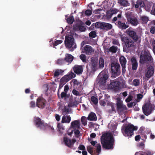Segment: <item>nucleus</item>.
Returning <instances> with one entry per match:
<instances>
[{
  "label": "nucleus",
  "instance_id": "f257e3e1",
  "mask_svg": "<svg viewBox=\"0 0 155 155\" xmlns=\"http://www.w3.org/2000/svg\"><path fill=\"white\" fill-rule=\"evenodd\" d=\"M114 139L110 133L103 134L101 138V143L103 147L106 149H112L113 148Z\"/></svg>",
  "mask_w": 155,
  "mask_h": 155
},
{
  "label": "nucleus",
  "instance_id": "f03ea898",
  "mask_svg": "<svg viewBox=\"0 0 155 155\" xmlns=\"http://www.w3.org/2000/svg\"><path fill=\"white\" fill-rule=\"evenodd\" d=\"M72 35H67L65 37V46L71 51H74L76 48V45Z\"/></svg>",
  "mask_w": 155,
  "mask_h": 155
},
{
  "label": "nucleus",
  "instance_id": "7ed1b4c3",
  "mask_svg": "<svg viewBox=\"0 0 155 155\" xmlns=\"http://www.w3.org/2000/svg\"><path fill=\"white\" fill-rule=\"evenodd\" d=\"M108 72L107 70L101 72L98 75L97 78L98 80V84L102 87L106 85V83L108 80Z\"/></svg>",
  "mask_w": 155,
  "mask_h": 155
},
{
  "label": "nucleus",
  "instance_id": "20e7f679",
  "mask_svg": "<svg viewBox=\"0 0 155 155\" xmlns=\"http://www.w3.org/2000/svg\"><path fill=\"white\" fill-rule=\"evenodd\" d=\"M137 129V127H122L121 130L125 136H131L133 135V131Z\"/></svg>",
  "mask_w": 155,
  "mask_h": 155
},
{
  "label": "nucleus",
  "instance_id": "39448f33",
  "mask_svg": "<svg viewBox=\"0 0 155 155\" xmlns=\"http://www.w3.org/2000/svg\"><path fill=\"white\" fill-rule=\"evenodd\" d=\"M142 109L144 114L146 116H148L153 110L154 105L151 104L150 101H149L142 107Z\"/></svg>",
  "mask_w": 155,
  "mask_h": 155
},
{
  "label": "nucleus",
  "instance_id": "423d86ee",
  "mask_svg": "<svg viewBox=\"0 0 155 155\" xmlns=\"http://www.w3.org/2000/svg\"><path fill=\"white\" fill-rule=\"evenodd\" d=\"M120 66L117 63H112L111 64V73L112 77L116 78L120 74Z\"/></svg>",
  "mask_w": 155,
  "mask_h": 155
},
{
  "label": "nucleus",
  "instance_id": "0eeeda50",
  "mask_svg": "<svg viewBox=\"0 0 155 155\" xmlns=\"http://www.w3.org/2000/svg\"><path fill=\"white\" fill-rule=\"evenodd\" d=\"M152 61V58L149 51H145L144 55L142 54L140 56V62L143 64L148 61L151 62Z\"/></svg>",
  "mask_w": 155,
  "mask_h": 155
},
{
  "label": "nucleus",
  "instance_id": "6e6552de",
  "mask_svg": "<svg viewBox=\"0 0 155 155\" xmlns=\"http://www.w3.org/2000/svg\"><path fill=\"white\" fill-rule=\"evenodd\" d=\"M98 57L95 55L91 58L90 66L93 71H96L98 68Z\"/></svg>",
  "mask_w": 155,
  "mask_h": 155
},
{
  "label": "nucleus",
  "instance_id": "1a4fd4ad",
  "mask_svg": "<svg viewBox=\"0 0 155 155\" xmlns=\"http://www.w3.org/2000/svg\"><path fill=\"white\" fill-rule=\"evenodd\" d=\"M76 75L73 73H70L69 74L64 75L61 79V83L62 84H65L71 79L74 78Z\"/></svg>",
  "mask_w": 155,
  "mask_h": 155
},
{
  "label": "nucleus",
  "instance_id": "9d476101",
  "mask_svg": "<svg viewBox=\"0 0 155 155\" xmlns=\"http://www.w3.org/2000/svg\"><path fill=\"white\" fill-rule=\"evenodd\" d=\"M154 71V68L153 66L150 65L147 67L145 75L147 80L153 75Z\"/></svg>",
  "mask_w": 155,
  "mask_h": 155
},
{
  "label": "nucleus",
  "instance_id": "9b49d317",
  "mask_svg": "<svg viewBox=\"0 0 155 155\" xmlns=\"http://www.w3.org/2000/svg\"><path fill=\"white\" fill-rule=\"evenodd\" d=\"M121 39L123 42L125 43L127 47H130L134 46V42L127 37H121Z\"/></svg>",
  "mask_w": 155,
  "mask_h": 155
},
{
  "label": "nucleus",
  "instance_id": "f8f14e48",
  "mask_svg": "<svg viewBox=\"0 0 155 155\" xmlns=\"http://www.w3.org/2000/svg\"><path fill=\"white\" fill-rule=\"evenodd\" d=\"M127 34L131 37L135 41H137L138 39L137 36L136 32L133 31L132 29L128 28L126 30Z\"/></svg>",
  "mask_w": 155,
  "mask_h": 155
},
{
  "label": "nucleus",
  "instance_id": "ddd939ff",
  "mask_svg": "<svg viewBox=\"0 0 155 155\" xmlns=\"http://www.w3.org/2000/svg\"><path fill=\"white\" fill-rule=\"evenodd\" d=\"M117 109L119 111H121L126 109L125 105H123L122 101L120 98H117Z\"/></svg>",
  "mask_w": 155,
  "mask_h": 155
},
{
  "label": "nucleus",
  "instance_id": "4468645a",
  "mask_svg": "<svg viewBox=\"0 0 155 155\" xmlns=\"http://www.w3.org/2000/svg\"><path fill=\"white\" fill-rule=\"evenodd\" d=\"M75 105L72 103H70L68 106H65L62 110L63 114H67L71 113V107H74Z\"/></svg>",
  "mask_w": 155,
  "mask_h": 155
},
{
  "label": "nucleus",
  "instance_id": "2eb2a0df",
  "mask_svg": "<svg viewBox=\"0 0 155 155\" xmlns=\"http://www.w3.org/2000/svg\"><path fill=\"white\" fill-rule=\"evenodd\" d=\"M45 100L42 97H39L37 101V106L39 108H43L45 107L46 105Z\"/></svg>",
  "mask_w": 155,
  "mask_h": 155
},
{
  "label": "nucleus",
  "instance_id": "dca6fc26",
  "mask_svg": "<svg viewBox=\"0 0 155 155\" xmlns=\"http://www.w3.org/2000/svg\"><path fill=\"white\" fill-rule=\"evenodd\" d=\"M73 29L75 31L83 32L85 30L86 28L83 25L82 22L80 21L79 22V24H77L73 26Z\"/></svg>",
  "mask_w": 155,
  "mask_h": 155
},
{
  "label": "nucleus",
  "instance_id": "f3484780",
  "mask_svg": "<svg viewBox=\"0 0 155 155\" xmlns=\"http://www.w3.org/2000/svg\"><path fill=\"white\" fill-rule=\"evenodd\" d=\"M119 83L117 79L116 81L111 83L108 86V88L116 91L119 89Z\"/></svg>",
  "mask_w": 155,
  "mask_h": 155
},
{
  "label": "nucleus",
  "instance_id": "a211bd4d",
  "mask_svg": "<svg viewBox=\"0 0 155 155\" xmlns=\"http://www.w3.org/2000/svg\"><path fill=\"white\" fill-rule=\"evenodd\" d=\"M84 51L86 54L90 55L94 52V50L90 46L87 45L84 46Z\"/></svg>",
  "mask_w": 155,
  "mask_h": 155
},
{
  "label": "nucleus",
  "instance_id": "6ab92c4d",
  "mask_svg": "<svg viewBox=\"0 0 155 155\" xmlns=\"http://www.w3.org/2000/svg\"><path fill=\"white\" fill-rule=\"evenodd\" d=\"M117 81L119 83V89L126 88L127 87L126 81L123 79L122 78H119L118 79Z\"/></svg>",
  "mask_w": 155,
  "mask_h": 155
},
{
  "label": "nucleus",
  "instance_id": "aec40b11",
  "mask_svg": "<svg viewBox=\"0 0 155 155\" xmlns=\"http://www.w3.org/2000/svg\"><path fill=\"white\" fill-rule=\"evenodd\" d=\"M74 72L77 74H81L82 73L83 69L81 65H75L73 68Z\"/></svg>",
  "mask_w": 155,
  "mask_h": 155
},
{
  "label": "nucleus",
  "instance_id": "412c9836",
  "mask_svg": "<svg viewBox=\"0 0 155 155\" xmlns=\"http://www.w3.org/2000/svg\"><path fill=\"white\" fill-rule=\"evenodd\" d=\"M34 122L35 124L38 126H43L45 125L44 123L43 120L38 117H35Z\"/></svg>",
  "mask_w": 155,
  "mask_h": 155
},
{
  "label": "nucleus",
  "instance_id": "4be33fe9",
  "mask_svg": "<svg viewBox=\"0 0 155 155\" xmlns=\"http://www.w3.org/2000/svg\"><path fill=\"white\" fill-rule=\"evenodd\" d=\"M50 45L51 46L54 47L55 46H57L59 44L62 42V40H58L54 41V39H52L50 41Z\"/></svg>",
  "mask_w": 155,
  "mask_h": 155
},
{
  "label": "nucleus",
  "instance_id": "5701e85b",
  "mask_svg": "<svg viewBox=\"0 0 155 155\" xmlns=\"http://www.w3.org/2000/svg\"><path fill=\"white\" fill-rule=\"evenodd\" d=\"M145 0H137L134 6L135 8H137L139 7H143L144 6Z\"/></svg>",
  "mask_w": 155,
  "mask_h": 155
},
{
  "label": "nucleus",
  "instance_id": "b1692460",
  "mask_svg": "<svg viewBox=\"0 0 155 155\" xmlns=\"http://www.w3.org/2000/svg\"><path fill=\"white\" fill-rule=\"evenodd\" d=\"M71 120V117L69 115H64L63 116L61 122L62 123H69Z\"/></svg>",
  "mask_w": 155,
  "mask_h": 155
},
{
  "label": "nucleus",
  "instance_id": "393cba45",
  "mask_svg": "<svg viewBox=\"0 0 155 155\" xmlns=\"http://www.w3.org/2000/svg\"><path fill=\"white\" fill-rule=\"evenodd\" d=\"M131 61L132 63L133 70H136L137 67V62L136 59L135 58H132L131 59Z\"/></svg>",
  "mask_w": 155,
  "mask_h": 155
},
{
  "label": "nucleus",
  "instance_id": "a878e982",
  "mask_svg": "<svg viewBox=\"0 0 155 155\" xmlns=\"http://www.w3.org/2000/svg\"><path fill=\"white\" fill-rule=\"evenodd\" d=\"M73 59V57L69 54H66L65 55V61L69 63H71Z\"/></svg>",
  "mask_w": 155,
  "mask_h": 155
},
{
  "label": "nucleus",
  "instance_id": "bb28decb",
  "mask_svg": "<svg viewBox=\"0 0 155 155\" xmlns=\"http://www.w3.org/2000/svg\"><path fill=\"white\" fill-rule=\"evenodd\" d=\"M88 119L89 120H96L97 118L95 114L93 112H91L87 117Z\"/></svg>",
  "mask_w": 155,
  "mask_h": 155
},
{
  "label": "nucleus",
  "instance_id": "cd10ccee",
  "mask_svg": "<svg viewBox=\"0 0 155 155\" xmlns=\"http://www.w3.org/2000/svg\"><path fill=\"white\" fill-rule=\"evenodd\" d=\"M64 140L65 145L69 147H71L72 146V142L71 140L68 138L64 137Z\"/></svg>",
  "mask_w": 155,
  "mask_h": 155
},
{
  "label": "nucleus",
  "instance_id": "c85d7f7f",
  "mask_svg": "<svg viewBox=\"0 0 155 155\" xmlns=\"http://www.w3.org/2000/svg\"><path fill=\"white\" fill-rule=\"evenodd\" d=\"M133 26H136L138 24V21L136 18H132L128 20Z\"/></svg>",
  "mask_w": 155,
  "mask_h": 155
},
{
  "label": "nucleus",
  "instance_id": "c756f323",
  "mask_svg": "<svg viewBox=\"0 0 155 155\" xmlns=\"http://www.w3.org/2000/svg\"><path fill=\"white\" fill-rule=\"evenodd\" d=\"M104 64V61L103 58L101 57L99 60L98 68H103Z\"/></svg>",
  "mask_w": 155,
  "mask_h": 155
},
{
  "label": "nucleus",
  "instance_id": "7c9ffc66",
  "mask_svg": "<svg viewBox=\"0 0 155 155\" xmlns=\"http://www.w3.org/2000/svg\"><path fill=\"white\" fill-rule=\"evenodd\" d=\"M64 71L61 69H56L53 71L54 76V77H57L59 75L61 74Z\"/></svg>",
  "mask_w": 155,
  "mask_h": 155
},
{
  "label": "nucleus",
  "instance_id": "2f4dec72",
  "mask_svg": "<svg viewBox=\"0 0 155 155\" xmlns=\"http://www.w3.org/2000/svg\"><path fill=\"white\" fill-rule=\"evenodd\" d=\"M104 22H97L95 24H93L92 25L93 26H95V27L96 28H99L103 29Z\"/></svg>",
  "mask_w": 155,
  "mask_h": 155
},
{
  "label": "nucleus",
  "instance_id": "473e14b6",
  "mask_svg": "<svg viewBox=\"0 0 155 155\" xmlns=\"http://www.w3.org/2000/svg\"><path fill=\"white\" fill-rule=\"evenodd\" d=\"M103 29L105 30H108L111 29L112 28V25L111 24L104 22Z\"/></svg>",
  "mask_w": 155,
  "mask_h": 155
},
{
  "label": "nucleus",
  "instance_id": "72a5a7b5",
  "mask_svg": "<svg viewBox=\"0 0 155 155\" xmlns=\"http://www.w3.org/2000/svg\"><path fill=\"white\" fill-rule=\"evenodd\" d=\"M118 26L119 28H122L123 29H125L128 27V25H126L125 23L121 22L120 21H118Z\"/></svg>",
  "mask_w": 155,
  "mask_h": 155
},
{
  "label": "nucleus",
  "instance_id": "f704fd0d",
  "mask_svg": "<svg viewBox=\"0 0 155 155\" xmlns=\"http://www.w3.org/2000/svg\"><path fill=\"white\" fill-rule=\"evenodd\" d=\"M118 2L121 5L124 6H129V5L128 2L125 0H118Z\"/></svg>",
  "mask_w": 155,
  "mask_h": 155
},
{
  "label": "nucleus",
  "instance_id": "c9c22d12",
  "mask_svg": "<svg viewBox=\"0 0 155 155\" xmlns=\"http://www.w3.org/2000/svg\"><path fill=\"white\" fill-rule=\"evenodd\" d=\"M120 61L121 66L125 65L127 61L126 58L123 56H121L120 58Z\"/></svg>",
  "mask_w": 155,
  "mask_h": 155
},
{
  "label": "nucleus",
  "instance_id": "e433bc0d",
  "mask_svg": "<svg viewBox=\"0 0 155 155\" xmlns=\"http://www.w3.org/2000/svg\"><path fill=\"white\" fill-rule=\"evenodd\" d=\"M140 20L143 23L146 24L149 21V18L145 15H143L141 16Z\"/></svg>",
  "mask_w": 155,
  "mask_h": 155
},
{
  "label": "nucleus",
  "instance_id": "4c0bfd02",
  "mask_svg": "<svg viewBox=\"0 0 155 155\" xmlns=\"http://www.w3.org/2000/svg\"><path fill=\"white\" fill-rule=\"evenodd\" d=\"M81 122L79 120H75L71 123V126H80Z\"/></svg>",
  "mask_w": 155,
  "mask_h": 155
},
{
  "label": "nucleus",
  "instance_id": "58836bf2",
  "mask_svg": "<svg viewBox=\"0 0 155 155\" xmlns=\"http://www.w3.org/2000/svg\"><path fill=\"white\" fill-rule=\"evenodd\" d=\"M93 147L90 146H88L87 147V150L88 152L91 155H96L95 152L93 151Z\"/></svg>",
  "mask_w": 155,
  "mask_h": 155
},
{
  "label": "nucleus",
  "instance_id": "ea45409f",
  "mask_svg": "<svg viewBox=\"0 0 155 155\" xmlns=\"http://www.w3.org/2000/svg\"><path fill=\"white\" fill-rule=\"evenodd\" d=\"M81 121L82 125L85 126L87 125V117L85 116H82L81 118Z\"/></svg>",
  "mask_w": 155,
  "mask_h": 155
},
{
  "label": "nucleus",
  "instance_id": "a19ab883",
  "mask_svg": "<svg viewBox=\"0 0 155 155\" xmlns=\"http://www.w3.org/2000/svg\"><path fill=\"white\" fill-rule=\"evenodd\" d=\"M96 147H97L96 150L95 152L96 155H99L101 152V146L100 143H98L96 145Z\"/></svg>",
  "mask_w": 155,
  "mask_h": 155
},
{
  "label": "nucleus",
  "instance_id": "79ce46f5",
  "mask_svg": "<svg viewBox=\"0 0 155 155\" xmlns=\"http://www.w3.org/2000/svg\"><path fill=\"white\" fill-rule=\"evenodd\" d=\"M91 102L94 104H96L98 103L97 99L94 96H92L91 97Z\"/></svg>",
  "mask_w": 155,
  "mask_h": 155
},
{
  "label": "nucleus",
  "instance_id": "37998d69",
  "mask_svg": "<svg viewBox=\"0 0 155 155\" xmlns=\"http://www.w3.org/2000/svg\"><path fill=\"white\" fill-rule=\"evenodd\" d=\"M133 85L135 86L139 85L140 83V80L138 79H135L133 81Z\"/></svg>",
  "mask_w": 155,
  "mask_h": 155
},
{
  "label": "nucleus",
  "instance_id": "c03bdc74",
  "mask_svg": "<svg viewBox=\"0 0 155 155\" xmlns=\"http://www.w3.org/2000/svg\"><path fill=\"white\" fill-rule=\"evenodd\" d=\"M67 22L69 24H72L74 21V18L73 16H72L66 19Z\"/></svg>",
  "mask_w": 155,
  "mask_h": 155
},
{
  "label": "nucleus",
  "instance_id": "a18cd8bd",
  "mask_svg": "<svg viewBox=\"0 0 155 155\" xmlns=\"http://www.w3.org/2000/svg\"><path fill=\"white\" fill-rule=\"evenodd\" d=\"M39 127V128L40 129H43L44 130L46 128H47L49 130L51 129V131L52 132H53L54 130V129L53 127Z\"/></svg>",
  "mask_w": 155,
  "mask_h": 155
},
{
  "label": "nucleus",
  "instance_id": "49530a36",
  "mask_svg": "<svg viewBox=\"0 0 155 155\" xmlns=\"http://www.w3.org/2000/svg\"><path fill=\"white\" fill-rule=\"evenodd\" d=\"M58 129L57 130L58 131L59 134H62L63 133L64 130V128L63 127H57Z\"/></svg>",
  "mask_w": 155,
  "mask_h": 155
},
{
  "label": "nucleus",
  "instance_id": "de8ad7c7",
  "mask_svg": "<svg viewBox=\"0 0 155 155\" xmlns=\"http://www.w3.org/2000/svg\"><path fill=\"white\" fill-rule=\"evenodd\" d=\"M65 61V59H64L63 58H59L58 59L57 61V63L59 64H64Z\"/></svg>",
  "mask_w": 155,
  "mask_h": 155
},
{
  "label": "nucleus",
  "instance_id": "09e8293b",
  "mask_svg": "<svg viewBox=\"0 0 155 155\" xmlns=\"http://www.w3.org/2000/svg\"><path fill=\"white\" fill-rule=\"evenodd\" d=\"M80 58L83 62H85L86 61V56L85 54H82L81 55Z\"/></svg>",
  "mask_w": 155,
  "mask_h": 155
},
{
  "label": "nucleus",
  "instance_id": "8fccbe9b",
  "mask_svg": "<svg viewBox=\"0 0 155 155\" xmlns=\"http://www.w3.org/2000/svg\"><path fill=\"white\" fill-rule=\"evenodd\" d=\"M117 48L115 46H112L110 48V51L113 52L115 53L117 50Z\"/></svg>",
  "mask_w": 155,
  "mask_h": 155
},
{
  "label": "nucleus",
  "instance_id": "3c124183",
  "mask_svg": "<svg viewBox=\"0 0 155 155\" xmlns=\"http://www.w3.org/2000/svg\"><path fill=\"white\" fill-rule=\"evenodd\" d=\"M89 36L93 38L95 37L96 36V33L94 31H92L89 34Z\"/></svg>",
  "mask_w": 155,
  "mask_h": 155
},
{
  "label": "nucleus",
  "instance_id": "603ef678",
  "mask_svg": "<svg viewBox=\"0 0 155 155\" xmlns=\"http://www.w3.org/2000/svg\"><path fill=\"white\" fill-rule=\"evenodd\" d=\"M117 127H110L109 128L111 130V132H112L114 135H115V134H114V133L115 134H117V132H114L116 129Z\"/></svg>",
  "mask_w": 155,
  "mask_h": 155
},
{
  "label": "nucleus",
  "instance_id": "864d4df0",
  "mask_svg": "<svg viewBox=\"0 0 155 155\" xmlns=\"http://www.w3.org/2000/svg\"><path fill=\"white\" fill-rule=\"evenodd\" d=\"M131 15V13L130 12H127L126 13V16L128 20L130 19Z\"/></svg>",
  "mask_w": 155,
  "mask_h": 155
},
{
  "label": "nucleus",
  "instance_id": "5fc2aeb1",
  "mask_svg": "<svg viewBox=\"0 0 155 155\" xmlns=\"http://www.w3.org/2000/svg\"><path fill=\"white\" fill-rule=\"evenodd\" d=\"M113 15L110 10L107 12V16L109 18H110Z\"/></svg>",
  "mask_w": 155,
  "mask_h": 155
},
{
  "label": "nucleus",
  "instance_id": "6e6d98bb",
  "mask_svg": "<svg viewBox=\"0 0 155 155\" xmlns=\"http://www.w3.org/2000/svg\"><path fill=\"white\" fill-rule=\"evenodd\" d=\"M142 95L140 94H138L137 95V101H140V100L143 97Z\"/></svg>",
  "mask_w": 155,
  "mask_h": 155
},
{
  "label": "nucleus",
  "instance_id": "4d7b16f0",
  "mask_svg": "<svg viewBox=\"0 0 155 155\" xmlns=\"http://www.w3.org/2000/svg\"><path fill=\"white\" fill-rule=\"evenodd\" d=\"M138 145L139 147L142 150L144 148V144L143 142L139 143Z\"/></svg>",
  "mask_w": 155,
  "mask_h": 155
},
{
  "label": "nucleus",
  "instance_id": "13d9d810",
  "mask_svg": "<svg viewBox=\"0 0 155 155\" xmlns=\"http://www.w3.org/2000/svg\"><path fill=\"white\" fill-rule=\"evenodd\" d=\"M92 14V11L90 10H87L85 12V14L87 16L91 15Z\"/></svg>",
  "mask_w": 155,
  "mask_h": 155
},
{
  "label": "nucleus",
  "instance_id": "bf43d9fd",
  "mask_svg": "<svg viewBox=\"0 0 155 155\" xmlns=\"http://www.w3.org/2000/svg\"><path fill=\"white\" fill-rule=\"evenodd\" d=\"M72 93L73 94L76 95V96H78L79 95V92L75 89H74L73 90Z\"/></svg>",
  "mask_w": 155,
  "mask_h": 155
},
{
  "label": "nucleus",
  "instance_id": "052dcab7",
  "mask_svg": "<svg viewBox=\"0 0 155 155\" xmlns=\"http://www.w3.org/2000/svg\"><path fill=\"white\" fill-rule=\"evenodd\" d=\"M78 149L81 150H84L85 149V147L84 145H81L79 147Z\"/></svg>",
  "mask_w": 155,
  "mask_h": 155
},
{
  "label": "nucleus",
  "instance_id": "680f3d73",
  "mask_svg": "<svg viewBox=\"0 0 155 155\" xmlns=\"http://www.w3.org/2000/svg\"><path fill=\"white\" fill-rule=\"evenodd\" d=\"M112 43L114 44L115 45H120L118 41L116 39L113 40Z\"/></svg>",
  "mask_w": 155,
  "mask_h": 155
},
{
  "label": "nucleus",
  "instance_id": "e2e57ef3",
  "mask_svg": "<svg viewBox=\"0 0 155 155\" xmlns=\"http://www.w3.org/2000/svg\"><path fill=\"white\" fill-rule=\"evenodd\" d=\"M132 97L131 96H129L125 100V101L126 102H128L130 101L132 99Z\"/></svg>",
  "mask_w": 155,
  "mask_h": 155
},
{
  "label": "nucleus",
  "instance_id": "0e129e2a",
  "mask_svg": "<svg viewBox=\"0 0 155 155\" xmlns=\"http://www.w3.org/2000/svg\"><path fill=\"white\" fill-rule=\"evenodd\" d=\"M100 104L101 105L104 106H105L106 104V103L104 100H101Z\"/></svg>",
  "mask_w": 155,
  "mask_h": 155
},
{
  "label": "nucleus",
  "instance_id": "69168bd1",
  "mask_svg": "<svg viewBox=\"0 0 155 155\" xmlns=\"http://www.w3.org/2000/svg\"><path fill=\"white\" fill-rule=\"evenodd\" d=\"M150 32L152 34L154 33L155 32V27H152L150 28Z\"/></svg>",
  "mask_w": 155,
  "mask_h": 155
},
{
  "label": "nucleus",
  "instance_id": "338daca9",
  "mask_svg": "<svg viewBox=\"0 0 155 155\" xmlns=\"http://www.w3.org/2000/svg\"><path fill=\"white\" fill-rule=\"evenodd\" d=\"M141 138V137L140 135L136 136L135 137V139L136 141H139V140Z\"/></svg>",
  "mask_w": 155,
  "mask_h": 155
},
{
  "label": "nucleus",
  "instance_id": "774afa93",
  "mask_svg": "<svg viewBox=\"0 0 155 155\" xmlns=\"http://www.w3.org/2000/svg\"><path fill=\"white\" fill-rule=\"evenodd\" d=\"M110 11H111L113 14H116L118 11L117 9H111Z\"/></svg>",
  "mask_w": 155,
  "mask_h": 155
}]
</instances>
